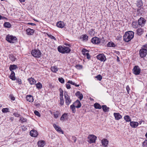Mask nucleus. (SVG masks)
<instances>
[{"instance_id":"f257e3e1","label":"nucleus","mask_w":147,"mask_h":147,"mask_svg":"<svg viewBox=\"0 0 147 147\" xmlns=\"http://www.w3.org/2000/svg\"><path fill=\"white\" fill-rule=\"evenodd\" d=\"M134 34V32L132 31L126 32L123 36V40L127 42L130 41L133 38Z\"/></svg>"},{"instance_id":"f03ea898","label":"nucleus","mask_w":147,"mask_h":147,"mask_svg":"<svg viewBox=\"0 0 147 147\" xmlns=\"http://www.w3.org/2000/svg\"><path fill=\"white\" fill-rule=\"evenodd\" d=\"M147 44L143 45L139 51L140 57L141 58L145 57L147 54Z\"/></svg>"},{"instance_id":"7ed1b4c3","label":"nucleus","mask_w":147,"mask_h":147,"mask_svg":"<svg viewBox=\"0 0 147 147\" xmlns=\"http://www.w3.org/2000/svg\"><path fill=\"white\" fill-rule=\"evenodd\" d=\"M57 49L60 53H68L71 51L69 47L61 45L58 47Z\"/></svg>"},{"instance_id":"20e7f679","label":"nucleus","mask_w":147,"mask_h":147,"mask_svg":"<svg viewBox=\"0 0 147 147\" xmlns=\"http://www.w3.org/2000/svg\"><path fill=\"white\" fill-rule=\"evenodd\" d=\"M6 40L10 43H14L17 41V38L12 35L8 34L6 36Z\"/></svg>"},{"instance_id":"39448f33","label":"nucleus","mask_w":147,"mask_h":147,"mask_svg":"<svg viewBox=\"0 0 147 147\" xmlns=\"http://www.w3.org/2000/svg\"><path fill=\"white\" fill-rule=\"evenodd\" d=\"M31 54L34 57L39 58L40 56L41 53L39 50L34 49L32 51Z\"/></svg>"},{"instance_id":"423d86ee","label":"nucleus","mask_w":147,"mask_h":147,"mask_svg":"<svg viewBox=\"0 0 147 147\" xmlns=\"http://www.w3.org/2000/svg\"><path fill=\"white\" fill-rule=\"evenodd\" d=\"M133 73L136 75L140 74L141 69L138 65H136L132 69Z\"/></svg>"},{"instance_id":"0eeeda50","label":"nucleus","mask_w":147,"mask_h":147,"mask_svg":"<svg viewBox=\"0 0 147 147\" xmlns=\"http://www.w3.org/2000/svg\"><path fill=\"white\" fill-rule=\"evenodd\" d=\"M64 97L65 104L67 105H69L71 102V100L69 96H68L67 92H65Z\"/></svg>"},{"instance_id":"6e6552de","label":"nucleus","mask_w":147,"mask_h":147,"mask_svg":"<svg viewBox=\"0 0 147 147\" xmlns=\"http://www.w3.org/2000/svg\"><path fill=\"white\" fill-rule=\"evenodd\" d=\"M96 138V137L94 135H89L88 137V141L90 144L94 143L95 142Z\"/></svg>"},{"instance_id":"1a4fd4ad","label":"nucleus","mask_w":147,"mask_h":147,"mask_svg":"<svg viewBox=\"0 0 147 147\" xmlns=\"http://www.w3.org/2000/svg\"><path fill=\"white\" fill-rule=\"evenodd\" d=\"M96 58L101 61H105L106 60L105 55L103 54H99L97 55Z\"/></svg>"},{"instance_id":"9d476101","label":"nucleus","mask_w":147,"mask_h":147,"mask_svg":"<svg viewBox=\"0 0 147 147\" xmlns=\"http://www.w3.org/2000/svg\"><path fill=\"white\" fill-rule=\"evenodd\" d=\"M146 20L143 18H140L138 20V25L142 27L144 26L146 23Z\"/></svg>"},{"instance_id":"9b49d317","label":"nucleus","mask_w":147,"mask_h":147,"mask_svg":"<svg viewBox=\"0 0 147 147\" xmlns=\"http://www.w3.org/2000/svg\"><path fill=\"white\" fill-rule=\"evenodd\" d=\"M89 51L85 49H83L82 50V53L84 55L86 56L87 59H89L90 58V56L88 53Z\"/></svg>"},{"instance_id":"f8f14e48","label":"nucleus","mask_w":147,"mask_h":147,"mask_svg":"<svg viewBox=\"0 0 147 147\" xmlns=\"http://www.w3.org/2000/svg\"><path fill=\"white\" fill-rule=\"evenodd\" d=\"M100 40L97 37H94L92 38L91 40V42L95 44H99L100 42Z\"/></svg>"},{"instance_id":"ddd939ff","label":"nucleus","mask_w":147,"mask_h":147,"mask_svg":"<svg viewBox=\"0 0 147 147\" xmlns=\"http://www.w3.org/2000/svg\"><path fill=\"white\" fill-rule=\"evenodd\" d=\"M30 135L32 137H35L37 136L38 133L36 130L32 129L30 131Z\"/></svg>"},{"instance_id":"4468645a","label":"nucleus","mask_w":147,"mask_h":147,"mask_svg":"<svg viewBox=\"0 0 147 147\" xmlns=\"http://www.w3.org/2000/svg\"><path fill=\"white\" fill-rule=\"evenodd\" d=\"M113 115L116 120H119L122 117V116L119 113H115Z\"/></svg>"},{"instance_id":"2eb2a0df","label":"nucleus","mask_w":147,"mask_h":147,"mask_svg":"<svg viewBox=\"0 0 147 147\" xmlns=\"http://www.w3.org/2000/svg\"><path fill=\"white\" fill-rule=\"evenodd\" d=\"M138 124L139 123L137 122L131 121L130 123V125L132 128L136 127Z\"/></svg>"},{"instance_id":"dca6fc26","label":"nucleus","mask_w":147,"mask_h":147,"mask_svg":"<svg viewBox=\"0 0 147 147\" xmlns=\"http://www.w3.org/2000/svg\"><path fill=\"white\" fill-rule=\"evenodd\" d=\"M65 25V24H64V23L61 21H59L58 22L57 24V27L61 28H63Z\"/></svg>"},{"instance_id":"f3484780","label":"nucleus","mask_w":147,"mask_h":147,"mask_svg":"<svg viewBox=\"0 0 147 147\" xmlns=\"http://www.w3.org/2000/svg\"><path fill=\"white\" fill-rule=\"evenodd\" d=\"M27 34L28 35H32L34 32V30L32 29L28 28L26 30Z\"/></svg>"},{"instance_id":"a211bd4d","label":"nucleus","mask_w":147,"mask_h":147,"mask_svg":"<svg viewBox=\"0 0 147 147\" xmlns=\"http://www.w3.org/2000/svg\"><path fill=\"white\" fill-rule=\"evenodd\" d=\"M53 126L54 127L55 129L58 131L61 132L62 134H63V132L61 129V127L57 126L56 124H53Z\"/></svg>"},{"instance_id":"6ab92c4d","label":"nucleus","mask_w":147,"mask_h":147,"mask_svg":"<svg viewBox=\"0 0 147 147\" xmlns=\"http://www.w3.org/2000/svg\"><path fill=\"white\" fill-rule=\"evenodd\" d=\"M76 96L80 99V100H81L83 98V95L79 91H77L75 94Z\"/></svg>"},{"instance_id":"aec40b11","label":"nucleus","mask_w":147,"mask_h":147,"mask_svg":"<svg viewBox=\"0 0 147 147\" xmlns=\"http://www.w3.org/2000/svg\"><path fill=\"white\" fill-rule=\"evenodd\" d=\"M102 143L103 146L106 147L108 144V141L106 139H103L101 141Z\"/></svg>"},{"instance_id":"412c9836","label":"nucleus","mask_w":147,"mask_h":147,"mask_svg":"<svg viewBox=\"0 0 147 147\" xmlns=\"http://www.w3.org/2000/svg\"><path fill=\"white\" fill-rule=\"evenodd\" d=\"M26 99L27 101H28L29 102H32L33 100V98L32 96L30 95H27L26 96Z\"/></svg>"},{"instance_id":"4be33fe9","label":"nucleus","mask_w":147,"mask_h":147,"mask_svg":"<svg viewBox=\"0 0 147 147\" xmlns=\"http://www.w3.org/2000/svg\"><path fill=\"white\" fill-rule=\"evenodd\" d=\"M74 103L75 105L76 108H79L81 107V104L80 102L78 100H77Z\"/></svg>"},{"instance_id":"5701e85b","label":"nucleus","mask_w":147,"mask_h":147,"mask_svg":"<svg viewBox=\"0 0 147 147\" xmlns=\"http://www.w3.org/2000/svg\"><path fill=\"white\" fill-rule=\"evenodd\" d=\"M143 5L142 1V0H138L136 2V5L139 8L140 7Z\"/></svg>"},{"instance_id":"b1692460","label":"nucleus","mask_w":147,"mask_h":147,"mask_svg":"<svg viewBox=\"0 0 147 147\" xmlns=\"http://www.w3.org/2000/svg\"><path fill=\"white\" fill-rule=\"evenodd\" d=\"M28 80L30 83L31 85L35 84L36 82V80L32 78L28 79Z\"/></svg>"},{"instance_id":"393cba45","label":"nucleus","mask_w":147,"mask_h":147,"mask_svg":"<svg viewBox=\"0 0 147 147\" xmlns=\"http://www.w3.org/2000/svg\"><path fill=\"white\" fill-rule=\"evenodd\" d=\"M103 111L105 112H108L109 111V108L107 107L106 105H103L102 106Z\"/></svg>"},{"instance_id":"a878e982","label":"nucleus","mask_w":147,"mask_h":147,"mask_svg":"<svg viewBox=\"0 0 147 147\" xmlns=\"http://www.w3.org/2000/svg\"><path fill=\"white\" fill-rule=\"evenodd\" d=\"M143 32V30L140 28H138L137 30V34L139 35H141L142 34Z\"/></svg>"},{"instance_id":"bb28decb","label":"nucleus","mask_w":147,"mask_h":147,"mask_svg":"<svg viewBox=\"0 0 147 147\" xmlns=\"http://www.w3.org/2000/svg\"><path fill=\"white\" fill-rule=\"evenodd\" d=\"M9 58L12 61H15L16 59V58L13 54H10L9 55Z\"/></svg>"},{"instance_id":"cd10ccee","label":"nucleus","mask_w":147,"mask_h":147,"mask_svg":"<svg viewBox=\"0 0 147 147\" xmlns=\"http://www.w3.org/2000/svg\"><path fill=\"white\" fill-rule=\"evenodd\" d=\"M51 71L54 73H56L58 70V68L56 66L51 67Z\"/></svg>"},{"instance_id":"c85d7f7f","label":"nucleus","mask_w":147,"mask_h":147,"mask_svg":"<svg viewBox=\"0 0 147 147\" xmlns=\"http://www.w3.org/2000/svg\"><path fill=\"white\" fill-rule=\"evenodd\" d=\"M18 68L17 66L16 65H11L9 66V69L11 71L12 70L16 69Z\"/></svg>"},{"instance_id":"c756f323","label":"nucleus","mask_w":147,"mask_h":147,"mask_svg":"<svg viewBox=\"0 0 147 147\" xmlns=\"http://www.w3.org/2000/svg\"><path fill=\"white\" fill-rule=\"evenodd\" d=\"M3 26L6 28H10L11 27V24L9 22H5Z\"/></svg>"},{"instance_id":"7c9ffc66","label":"nucleus","mask_w":147,"mask_h":147,"mask_svg":"<svg viewBox=\"0 0 147 147\" xmlns=\"http://www.w3.org/2000/svg\"><path fill=\"white\" fill-rule=\"evenodd\" d=\"M94 108L96 109H100L102 108L101 105L97 103H95L94 105Z\"/></svg>"},{"instance_id":"2f4dec72","label":"nucleus","mask_w":147,"mask_h":147,"mask_svg":"<svg viewBox=\"0 0 147 147\" xmlns=\"http://www.w3.org/2000/svg\"><path fill=\"white\" fill-rule=\"evenodd\" d=\"M67 117V114L65 113L63 114L60 118V120L61 121H64Z\"/></svg>"},{"instance_id":"473e14b6","label":"nucleus","mask_w":147,"mask_h":147,"mask_svg":"<svg viewBox=\"0 0 147 147\" xmlns=\"http://www.w3.org/2000/svg\"><path fill=\"white\" fill-rule=\"evenodd\" d=\"M124 119L126 122L131 121V119L130 117L128 115L125 116L124 117Z\"/></svg>"},{"instance_id":"72a5a7b5","label":"nucleus","mask_w":147,"mask_h":147,"mask_svg":"<svg viewBox=\"0 0 147 147\" xmlns=\"http://www.w3.org/2000/svg\"><path fill=\"white\" fill-rule=\"evenodd\" d=\"M38 146L43 147L44 146L45 144L44 141H39L38 142Z\"/></svg>"},{"instance_id":"f704fd0d","label":"nucleus","mask_w":147,"mask_h":147,"mask_svg":"<svg viewBox=\"0 0 147 147\" xmlns=\"http://www.w3.org/2000/svg\"><path fill=\"white\" fill-rule=\"evenodd\" d=\"M76 106L74 104H72L70 106V108L72 110V112L74 113L76 112Z\"/></svg>"},{"instance_id":"c9c22d12","label":"nucleus","mask_w":147,"mask_h":147,"mask_svg":"<svg viewBox=\"0 0 147 147\" xmlns=\"http://www.w3.org/2000/svg\"><path fill=\"white\" fill-rule=\"evenodd\" d=\"M107 46L108 47H114L115 46V45L114 43L112 42H109L107 44Z\"/></svg>"},{"instance_id":"e433bc0d","label":"nucleus","mask_w":147,"mask_h":147,"mask_svg":"<svg viewBox=\"0 0 147 147\" xmlns=\"http://www.w3.org/2000/svg\"><path fill=\"white\" fill-rule=\"evenodd\" d=\"M88 32L89 34L91 36H93L95 34L94 30L91 29Z\"/></svg>"},{"instance_id":"4c0bfd02","label":"nucleus","mask_w":147,"mask_h":147,"mask_svg":"<svg viewBox=\"0 0 147 147\" xmlns=\"http://www.w3.org/2000/svg\"><path fill=\"white\" fill-rule=\"evenodd\" d=\"M67 83L69 84H71L73 85H74L76 87H78L79 86V85L76 84L74 82H73L71 80H69Z\"/></svg>"},{"instance_id":"58836bf2","label":"nucleus","mask_w":147,"mask_h":147,"mask_svg":"<svg viewBox=\"0 0 147 147\" xmlns=\"http://www.w3.org/2000/svg\"><path fill=\"white\" fill-rule=\"evenodd\" d=\"M36 88L38 89H40L42 87V84L40 82H38L37 84H36Z\"/></svg>"},{"instance_id":"ea45409f","label":"nucleus","mask_w":147,"mask_h":147,"mask_svg":"<svg viewBox=\"0 0 147 147\" xmlns=\"http://www.w3.org/2000/svg\"><path fill=\"white\" fill-rule=\"evenodd\" d=\"M132 26L134 28H136L138 27V25L137 22H134L132 23Z\"/></svg>"},{"instance_id":"a19ab883","label":"nucleus","mask_w":147,"mask_h":147,"mask_svg":"<svg viewBox=\"0 0 147 147\" xmlns=\"http://www.w3.org/2000/svg\"><path fill=\"white\" fill-rule=\"evenodd\" d=\"M59 114V112L58 111H56L54 113V117L55 119L57 118L58 117V115Z\"/></svg>"},{"instance_id":"79ce46f5","label":"nucleus","mask_w":147,"mask_h":147,"mask_svg":"<svg viewBox=\"0 0 147 147\" xmlns=\"http://www.w3.org/2000/svg\"><path fill=\"white\" fill-rule=\"evenodd\" d=\"M47 35L48 36L49 38H51V39H53L55 41L57 40V39L54 36H52V35H51L50 34H47Z\"/></svg>"},{"instance_id":"37998d69","label":"nucleus","mask_w":147,"mask_h":147,"mask_svg":"<svg viewBox=\"0 0 147 147\" xmlns=\"http://www.w3.org/2000/svg\"><path fill=\"white\" fill-rule=\"evenodd\" d=\"M9 109L7 108H3L2 110V112L3 113H6L7 112H9Z\"/></svg>"},{"instance_id":"c03bdc74","label":"nucleus","mask_w":147,"mask_h":147,"mask_svg":"<svg viewBox=\"0 0 147 147\" xmlns=\"http://www.w3.org/2000/svg\"><path fill=\"white\" fill-rule=\"evenodd\" d=\"M60 104L61 105H63L64 103V101L63 97L60 98Z\"/></svg>"},{"instance_id":"a18cd8bd","label":"nucleus","mask_w":147,"mask_h":147,"mask_svg":"<svg viewBox=\"0 0 147 147\" xmlns=\"http://www.w3.org/2000/svg\"><path fill=\"white\" fill-rule=\"evenodd\" d=\"M59 91H60V97H63V91L62 90L61 88H60L59 89Z\"/></svg>"},{"instance_id":"49530a36","label":"nucleus","mask_w":147,"mask_h":147,"mask_svg":"<svg viewBox=\"0 0 147 147\" xmlns=\"http://www.w3.org/2000/svg\"><path fill=\"white\" fill-rule=\"evenodd\" d=\"M59 81L61 83L63 84L64 83L65 81L63 78H58Z\"/></svg>"},{"instance_id":"de8ad7c7","label":"nucleus","mask_w":147,"mask_h":147,"mask_svg":"<svg viewBox=\"0 0 147 147\" xmlns=\"http://www.w3.org/2000/svg\"><path fill=\"white\" fill-rule=\"evenodd\" d=\"M9 78L13 80H16L15 75L11 74L10 75Z\"/></svg>"},{"instance_id":"09e8293b","label":"nucleus","mask_w":147,"mask_h":147,"mask_svg":"<svg viewBox=\"0 0 147 147\" xmlns=\"http://www.w3.org/2000/svg\"><path fill=\"white\" fill-rule=\"evenodd\" d=\"M96 78L97 79V80L100 81L102 78V77L101 75H98L96 77Z\"/></svg>"},{"instance_id":"8fccbe9b","label":"nucleus","mask_w":147,"mask_h":147,"mask_svg":"<svg viewBox=\"0 0 147 147\" xmlns=\"http://www.w3.org/2000/svg\"><path fill=\"white\" fill-rule=\"evenodd\" d=\"M83 38L84 40L87 41L88 39V36L86 34L83 35Z\"/></svg>"},{"instance_id":"3c124183","label":"nucleus","mask_w":147,"mask_h":147,"mask_svg":"<svg viewBox=\"0 0 147 147\" xmlns=\"http://www.w3.org/2000/svg\"><path fill=\"white\" fill-rule=\"evenodd\" d=\"M142 146L143 147H147V140H145L143 143Z\"/></svg>"},{"instance_id":"603ef678","label":"nucleus","mask_w":147,"mask_h":147,"mask_svg":"<svg viewBox=\"0 0 147 147\" xmlns=\"http://www.w3.org/2000/svg\"><path fill=\"white\" fill-rule=\"evenodd\" d=\"M34 113L35 114L39 117H40V113H39L38 111H37L36 110H35L34 111Z\"/></svg>"},{"instance_id":"864d4df0","label":"nucleus","mask_w":147,"mask_h":147,"mask_svg":"<svg viewBox=\"0 0 147 147\" xmlns=\"http://www.w3.org/2000/svg\"><path fill=\"white\" fill-rule=\"evenodd\" d=\"M82 66L81 65H76V67L77 69H81L82 68Z\"/></svg>"},{"instance_id":"5fc2aeb1","label":"nucleus","mask_w":147,"mask_h":147,"mask_svg":"<svg viewBox=\"0 0 147 147\" xmlns=\"http://www.w3.org/2000/svg\"><path fill=\"white\" fill-rule=\"evenodd\" d=\"M17 82L18 83V84L20 85L22 84L21 80L20 78L16 79Z\"/></svg>"},{"instance_id":"6e6d98bb","label":"nucleus","mask_w":147,"mask_h":147,"mask_svg":"<svg viewBox=\"0 0 147 147\" xmlns=\"http://www.w3.org/2000/svg\"><path fill=\"white\" fill-rule=\"evenodd\" d=\"M9 97L10 98V99L11 100H15V98L14 96H13L12 95H9Z\"/></svg>"},{"instance_id":"4d7b16f0","label":"nucleus","mask_w":147,"mask_h":147,"mask_svg":"<svg viewBox=\"0 0 147 147\" xmlns=\"http://www.w3.org/2000/svg\"><path fill=\"white\" fill-rule=\"evenodd\" d=\"M72 140L74 141V142H75L77 140L75 136L72 137Z\"/></svg>"},{"instance_id":"13d9d810","label":"nucleus","mask_w":147,"mask_h":147,"mask_svg":"<svg viewBox=\"0 0 147 147\" xmlns=\"http://www.w3.org/2000/svg\"><path fill=\"white\" fill-rule=\"evenodd\" d=\"M66 87L67 89H69L71 88L70 85L69 84H66Z\"/></svg>"},{"instance_id":"bf43d9fd","label":"nucleus","mask_w":147,"mask_h":147,"mask_svg":"<svg viewBox=\"0 0 147 147\" xmlns=\"http://www.w3.org/2000/svg\"><path fill=\"white\" fill-rule=\"evenodd\" d=\"M126 90H127V92L128 93V94H129V90H130V89H129V86H127L126 87Z\"/></svg>"},{"instance_id":"052dcab7","label":"nucleus","mask_w":147,"mask_h":147,"mask_svg":"<svg viewBox=\"0 0 147 147\" xmlns=\"http://www.w3.org/2000/svg\"><path fill=\"white\" fill-rule=\"evenodd\" d=\"M13 114L14 116L17 117H19L20 116V115L19 114L17 113H14Z\"/></svg>"},{"instance_id":"680f3d73","label":"nucleus","mask_w":147,"mask_h":147,"mask_svg":"<svg viewBox=\"0 0 147 147\" xmlns=\"http://www.w3.org/2000/svg\"><path fill=\"white\" fill-rule=\"evenodd\" d=\"M28 25H30L32 26H35L36 25V24L34 23H30V22L28 23Z\"/></svg>"},{"instance_id":"e2e57ef3","label":"nucleus","mask_w":147,"mask_h":147,"mask_svg":"<svg viewBox=\"0 0 147 147\" xmlns=\"http://www.w3.org/2000/svg\"><path fill=\"white\" fill-rule=\"evenodd\" d=\"M22 121L23 122H25L26 121V119H22Z\"/></svg>"},{"instance_id":"0e129e2a","label":"nucleus","mask_w":147,"mask_h":147,"mask_svg":"<svg viewBox=\"0 0 147 147\" xmlns=\"http://www.w3.org/2000/svg\"><path fill=\"white\" fill-rule=\"evenodd\" d=\"M11 74H12V75H15V73L13 71H12H12H11Z\"/></svg>"},{"instance_id":"69168bd1","label":"nucleus","mask_w":147,"mask_h":147,"mask_svg":"<svg viewBox=\"0 0 147 147\" xmlns=\"http://www.w3.org/2000/svg\"><path fill=\"white\" fill-rule=\"evenodd\" d=\"M117 61H120L119 58L118 56H117Z\"/></svg>"},{"instance_id":"338daca9","label":"nucleus","mask_w":147,"mask_h":147,"mask_svg":"<svg viewBox=\"0 0 147 147\" xmlns=\"http://www.w3.org/2000/svg\"><path fill=\"white\" fill-rule=\"evenodd\" d=\"M7 19V18L5 17H3L2 16V20H4V19Z\"/></svg>"},{"instance_id":"774afa93","label":"nucleus","mask_w":147,"mask_h":147,"mask_svg":"<svg viewBox=\"0 0 147 147\" xmlns=\"http://www.w3.org/2000/svg\"><path fill=\"white\" fill-rule=\"evenodd\" d=\"M10 119L11 121H13V117H11L10 118Z\"/></svg>"}]
</instances>
